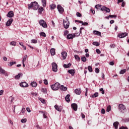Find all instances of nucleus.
Returning a JSON list of instances; mask_svg holds the SVG:
<instances>
[{"mask_svg":"<svg viewBox=\"0 0 129 129\" xmlns=\"http://www.w3.org/2000/svg\"><path fill=\"white\" fill-rule=\"evenodd\" d=\"M88 70L89 71V72H92V67L91 66H88Z\"/></svg>","mask_w":129,"mask_h":129,"instance_id":"41","label":"nucleus"},{"mask_svg":"<svg viewBox=\"0 0 129 129\" xmlns=\"http://www.w3.org/2000/svg\"><path fill=\"white\" fill-rule=\"evenodd\" d=\"M75 23H80V24H81L83 23V21H79V20H75Z\"/></svg>","mask_w":129,"mask_h":129,"instance_id":"53","label":"nucleus"},{"mask_svg":"<svg viewBox=\"0 0 129 129\" xmlns=\"http://www.w3.org/2000/svg\"><path fill=\"white\" fill-rule=\"evenodd\" d=\"M7 17H8V18H13V17L14 16V12L13 11L9 12L7 15Z\"/></svg>","mask_w":129,"mask_h":129,"instance_id":"16","label":"nucleus"},{"mask_svg":"<svg viewBox=\"0 0 129 129\" xmlns=\"http://www.w3.org/2000/svg\"><path fill=\"white\" fill-rule=\"evenodd\" d=\"M39 24L40 26H42L43 28H47L48 26L47 25V23H46V22L43 20H41L39 21Z\"/></svg>","mask_w":129,"mask_h":129,"instance_id":"5","label":"nucleus"},{"mask_svg":"<svg viewBox=\"0 0 129 129\" xmlns=\"http://www.w3.org/2000/svg\"><path fill=\"white\" fill-rule=\"evenodd\" d=\"M118 37L120 38H124L127 36V33L125 32V33H120L118 34Z\"/></svg>","mask_w":129,"mask_h":129,"instance_id":"6","label":"nucleus"},{"mask_svg":"<svg viewBox=\"0 0 129 129\" xmlns=\"http://www.w3.org/2000/svg\"><path fill=\"white\" fill-rule=\"evenodd\" d=\"M76 15H77V16L78 17H79V18H80V17H81L82 16V15H81V14H80V13H79V12H77V13H76Z\"/></svg>","mask_w":129,"mask_h":129,"instance_id":"47","label":"nucleus"},{"mask_svg":"<svg viewBox=\"0 0 129 129\" xmlns=\"http://www.w3.org/2000/svg\"><path fill=\"white\" fill-rule=\"evenodd\" d=\"M51 88L52 90H58L60 88V84L59 83H55L54 85L51 86Z\"/></svg>","mask_w":129,"mask_h":129,"instance_id":"3","label":"nucleus"},{"mask_svg":"<svg viewBox=\"0 0 129 129\" xmlns=\"http://www.w3.org/2000/svg\"><path fill=\"white\" fill-rule=\"evenodd\" d=\"M99 91L101 92L102 94H104V90H103V88L100 89Z\"/></svg>","mask_w":129,"mask_h":129,"instance_id":"45","label":"nucleus"},{"mask_svg":"<svg viewBox=\"0 0 129 129\" xmlns=\"http://www.w3.org/2000/svg\"><path fill=\"white\" fill-rule=\"evenodd\" d=\"M21 76H23V74H19L18 75L15 76V79H19Z\"/></svg>","mask_w":129,"mask_h":129,"instance_id":"27","label":"nucleus"},{"mask_svg":"<svg viewBox=\"0 0 129 129\" xmlns=\"http://www.w3.org/2000/svg\"><path fill=\"white\" fill-rule=\"evenodd\" d=\"M92 98H94L95 97H98V93H95L94 94L90 96Z\"/></svg>","mask_w":129,"mask_h":129,"instance_id":"23","label":"nucleus"},{"mask_svg":"<svg viewBox=\"0 0 129 129\" xmlns=\"http://www.w3.org/2000/svg\"><path fill=\"white\" fill-rule=\"evenodd\" d=\"M31 43H32L33 44H37V43H38V41L36 39H32L31 40Z\"/></svg>","mask_w":129,"mask_h":129,"instance_id":"43","label":"nucleus"},{"mask_svg":"<svg viewBox=\"0 0 129 129\" xmlns=\"http://www.w3.org/2000/svg\"><path fill=\"white\" fill-rule=\"evenodd\" d=\"M93 34L94 35H96L97 36H101V32H100L99 31H97L96 30L93 31Z\"/></svg>","mask_w":129,"mask_h":129,"instance_id":"19","label":"nucleus"},{"mask_svg":"<svg viewBox=\"0 0 129 129\" xmlns=\"http://www.w3.org/2000/svg\"><path fill=\"white\" fill-rule=\"evenodd\" d=\"M74 57H75V59L77 61H78V62H79V61H80V57L78 55L75 54L74 55Z\"/></svg>","mask_w":129,"mask_h":129,"instance_id":"26","label":"nucleus"},{"mask_svg":"<svg viewBox=\"0 0 129 129\" xmlns=\"http://www.w3.org/2000/svg\"><path fill=\"white\" fill-rule=\"evenodd\" d=\"M31 86H32V87H37V83L35 82H32L31 83Z\"/></svg>","mask_w":129,"mask_h":129,"instance_id":"28","label":"nucleus"},{"mask_svg":"<svg viewBox=\"0 0 129 129\" xmlns=\"http://www.w3.org/2000/svg\"><path fill=\"white\" fill-rule=\"evenodd\" d=\"M126 72V70L124 69V70H121L120 72V74H124L125 72Z\"/></svg>","mask_w":129,"mask_h":129,"instance_id":"40","label":"nucleus"},{"mask_svg":"<svg viewBox=\"0 0 129 129\" xmlns=\"http://www.w3.org/2000/svg\"><path fill=\"white\" fill-rule=\"evenodd\" d=\"M110 48H115V45L113 44H112L110 45Z\"/></svg>","mask_w":129,"mask_h":129,"instance_id":"59","label":"nucleus"},{"mask_svg":"<svg viewBox=\"0 0 129 129\" xmlns=\"http://www.w3.org/2000/svg\"><path fill=\"white\" fill-rule=\"evenodd\" d=\"M68 72L70 74H71L72 76H74L75 74V71L74 70H70L68 71Z\"/></svg>","mask_w":129,"mask_h":129,"instance_id":"20","label":"nucleus"},{"mask_svg":"<svg viewBox=\"0 0 129 129\" xmlns=\"http://www.w3.org/2000/svg\"><path fill=\"white\" fill-rule=\"evenodd\" d=\"M20 86L21 87H29V84H28V83H27L25 82L20 83Z\"/></svg>","mask_w":129,"mask_h":129,"instance_id":"10","label":"nucleus"},{"mask_svg":"<svg viewBox=\"0 0 129 129\" xmlns=\"http://www.w3.org/2000/svg\"><path fill=\"white\" fill-rule=\"evenodd\" d=\"M61 56L63 58V59L65 60V59H66V57H67V52L65 51L61 52Z\"/></svg>","mask_w":129,"mask_h":129,"instance_id":"17","label":"nucleus"},{"mask_svg":"<svg viewBox=\"0 0 129 129\" xmlns=\"http://www.w3.org/2000/svg\"><path fill=\"white\" fill-rule=\"evenodd\" d=\"M71 106H72V108H73V109H74V110H75V111H77V104H76V103L72 104Z\"/></svg>","mask_w":129,"mask_h":129,"instance_id":"15","label":"nucleus"},{"mask_svg":"<svg viewBox=\"0 0 129 129\" xmlns=\"http://www.w3.org/2000/svg\"><path fill=\"white\" fill-rule=\"evenodd\" d=\"M57 9L60 14H62L64 12V9L61 5H57Z\"/></svg>","mask_w":129,"mask_h":129,"instance_id":"7","label":"nucleus"},{"mask_svg":"<svg viewBox=\"0 0 129 129\" xmlns=\"http://www.w3.org/2000/svg\"><path fill=\"white\" fill-rule=\"evenodd\" d=\"M83 26H88V23L87 22H83L82 23Z\"/></svg>","mask_w":129,"mask_h":129,"instance_id":"51","label":"nucleus"},{"mask_svg":"<svg viewBox=\"0 0 129 129\" xmlns=\"http://www.w3.org/2000/svg\"><path fill=\"white\" fill-rule=\"evenodd\" d=\"M109 64L112 66H113V65H114V62L111 61V62H110Z\"/></svg>","mask_w":129,"mask_h":129,"instance_id":"62","label":"nucleus"},{"mask_svg":"<svg viewBox=\"0 0 129 129\" xmlns=\"http://www.w3.org/2000/svg\"><path fill=\"white\" fill-rule=\"evenodd\" d=\"M43 11H44V8H43V7H40V8H39L38 12L39 14H42V12H43Z\"/></svg>","mask_w":129,"mask_h":129,"instance_id":"29","label":"nucleus"},{"mask_svg":"<svg viewBox=\"0 0 129 129\" xmlns=\"http://www.w3.org/2000/svg\"><path fill=\"white\" fill-rule=\"evenodd\" d=\"M101 113H102V114H104V113H105V110L104 109H102Z\"/></svg>","mask_w":129,"mask_h":129,"instance_id":"55","label":"nucleus"},{"mask_svg":"<svg viewBox=\"0 0 129 129\" xmlns=\"http://www.w3.org/2000/svg\"><path fill=\"white\" fill-rule=\"evenodd\" d=\"M28 10L33 9L34 11H37L40 7V5L37 3V2H31L30 4H28Z\"/></svg>","mask_w":129,"mask_h":129,"instance_id":"1","label":"nucleus"},{"mask_svg":"<svg viewBox=\"0 0 129 129\" xmlns=\"http://www.w3.org/2000/svg\"><path fill=\"white\" fill-rule=\"evenodd\" d=\"M109 17H110V18H115H115L117 17L116 15H109Z\"/></svg>","mask_w":129,"mask_h":129,"instance_id":"54","label":"nucleus"},{"mask_svg":"<svg viewBox=\"0 0 129 129\" xmlns=\"http://www.w3.org/2000/svg\"><path fill=\"white\" fill-rule=\"evenodd\" d=\"M75 93L78 95L81 94V90L80 89H77L75 90Z\"/></svg>","mask_w":129,"mask_h":129,"instance_id":"18","label":"nucleus"},{"mask_svg":"<svg viewBox=\"0 0 129 129\" xmlns=\"http://www.w3.org/2000/svg\"><path fill=\"white\" fill-rule=\"evenodd\" d=\"M92 44L93 45H94V46H99V45H100L99 42H93Z\"/></svg>","mask_w":129,"mask_h":129,"instance_id":"33","label":"nucleus"},{"mask_svg":"<svg viewBox=\"0 0 129 129\" xmlns=\"http://www.w3.org/2000/svg\"><path fill=\"white\" fill-rule=\"evenodd\" d=\"M59 88H60V89L63 91H66V90H67V87H64L63 85L60 86Z\"/></svg>","mask_w":129,"mask_h":129,"instance_id":"25","label":"nucleus"},{"mask_svg":"<svg viewBox=\"0 0 129 129\" xmlns=\"http://www.w3.org/2000/svg\"><path fill=\"white\" fill-rule=\"evenodd\" d=\"M0 74H4L6 76H8V73L2 68H0Z\"/></svg>","mask_w":129,"mask_h":129,"instance_id":"11","label":"nucleus"},{"mask_svg":"<svg viewBox=\"0 0 129 129\" xmlns=\"http://www.w3.org/2000/svg\"><path fill=\"white\" fill-rule=\"evenodd\" d=\"M118 124H119V123L117 121H116L113 123V125L114 126L115 129H117L118 127Z\"/></svg>","mask_w":129,"mask_h":129,"instance_id":"22","label":"nucleus"},{"mask_svg":"<svg viewBox=\"0 0 129 129\" xmlns=\"http://www.w3.org/2000/svg\"><path fill=\"white\" fill-rule=\"evenodd\" d=\"M69 33V31H68V30H66L64 32V34L63 35L64 36H67V35H68V33Z\"/></svg>","mask_w":129,"mask_h":129,"instance_id":"46","label":"nucleus"},{"mask_svg":"<svg viewBox=\"0 0 129 129\" xmlns=\"http://www.w3.org/2000/svg\"><path fill=\"white\" fill-rule=\"evenodd\" d=\"M70 26V22L69 21H63V26L64 29H68Z\"/></svg>","mask_w":129,"mask_h":129,"instance_id":"8","label":"nucleus"},{"mask_svg":"<svg viewBox=\"0 0 129 129\" xmlns=\"http://www.w3.org/2000/svg\"><path fill=\"white\" fill-rule=\"evenodd\" d=\"M25 111H26V109H25V108H23L21 111V112L22 113H25Z\"/></svg>","mask_w":129,"mask_h":129,"instance_id":"58","label":"nucleus"},{"mask_svg":"<svg viewBox=\"0 0 129 129\" xmlns=\"http://www.w3.org/2000/svg\"><path fill=\"white\" fill-rule=\"evenodd\" d=\"M52 71H53V72H57L58 70V66L57 65V63H56V62H53L52 63Z\"/></svg>","mask_w":129,"mask_h":129,"instance_id":"4","label":"nucleus"},{"mask_svg":"<svg viewBox=\"0 0 129 129\" xmlns=\"http://www.w3.org/2000/svg\"><path fill=\"white\" fill-rule=\"evenodd\" d=\"M44 84H45V85H48V81L47 80H44Z\"/></svg>","mask_w":129,"mask_h":129,"instance_id":"56","label":"nucleus"},{"mask_svg":"<svg viewBox=\"0 0 129 129\" xmlns=\"http://www.w3.org/2000/svg\"><path fill=\"white\" fill-rule=\"evenodd\" d=\"M82 118H85V115L83 113H81Z\"/></svg>","mask_w":129,"mask_h":129,"instance_id":"64","label":"nucleus"},{"mask_svg":"<svg viewBox=\"0 0 129 129\" xmlns=\"http://www.w3.org/2000/svg\"><path fill=\"white\" fill-rule=\"evenodd\" d=\"M125 6V3H124V2H122V4H121V7H123Z\"/></svg>","mask_w":129,"mask_h":129,"instance_id":"61","label":"nucleus"},{"mask_svg":"<svg viewBox=\"0 0 129 129\" xmlns=\"http://www.w3.org/2000/svg\"><path fill=\"white\" fill-rule=\"evenodd\" d=\"M15 64H17V62L12 61V62H10L8 65H9V66H10L11 67H12V65H14Z\"/></svg>","mask_w":129,"mask_h":129,"instance_id":"37","label":"nucleus"},{"mask_svg":"<svg viewBox=\"0 0 129 129\" xmlns=\"http://www.w3.org/2000/svg\"><path fill=\"white\" fill-rule=\"evenodd\" d=\"M102 11H105L106 13H109L110 12V9L108 8L103 6L102 8H101Z\"/></svg>","mask_w":129,"mask_h":129,"instance_id":"14","label":"nucleus"},{"mask_svg":"<svg viewBox=\"0 0 129 129\" xmlns=\"http://www.w3.org/2000/svg\"><path fill=\"white\" fill-rule=\"evenodd\" d=\"M95 8L97 9V10H101V6L100 5H97L95 6Z\"/></svg>","mask_w":129,"mask_h":129,"instance_id":"39","label":"nucleus"},{"mask_svg":"<svg viewBox=\"0 0 129 129\" xmlns=\"http://www.w3.org/2000/svg\"><path fill=\"white\" fill-rule=\"evenodd\" d=\"M41 2H42V6L44 7H46V0H41Z\"/></svg>","mask_w":129,"mask_h":129,"instance_id":"32","label":"nucleus"},{"mask_svg":"<svg viewBox=\"0 0 129 129\" xmlns=\"http://www.w3.org/2000/svg\"><path fill=\"white\" fill-rule=\"evenodd\" d=\"M21 121L23 123H24L25 122H26L27 121V119H21Z\"/></svg>","mask_w":129,"mask_h":129,"instance_id":"48","label":"nucleus"},{"mask_svg":"<svg viewBox=\"0 0 129 129\" xmlns=\"http://www.w3.org/2000/svg\"><path fill=\"white\" fill-rule=\"evenodd\" d=\"M110 110H111V107L110 106V105L108 106L107 107L106 111L107 112H109V111H110Z\"/></svg>","mask_w":129,"mask_h":129,"instance_id":"34","label":"nucleus"},{"mask_svg":"<svg viewBox=\"0 0 129 129\" xmlns=\"http://www.w3.org/2000/svg\"><path fill=\"white\" fill-rule=\"evenodd\" d=\"M50 53H51V55L52 56H54V55H55V48H51L50 49Z\"/></svg>","mask_w":129,"mask_h":129,"instance_id":"24","label":"nucleus"},{"mask_svg":"<svg viewBox=\"0 0 129 129\" xmlns=\"http://www.w3.org/2000/svg\"><path fill=\"white\" fill-rule=\"evenodd\" d=\"M119 129H128V128H127V127H124V126H121L119 128Z\"/></svg>","mask_w":129,"mask_h":129,"instance_id":"57","label":"nucleus"},{"mask_svg":"<svg viewBox=\"0 0 129 129\" xmlns=\"http://www.w3.org/2000/svg\"><path fill=\"white\" fill-rule=\"evenodd\" d=\"M56 9V5L55 4H51L50 5V10H54Z\"/></svg>","mask_w":129,"mask_h":129,"instance_id":"31","label":"nucleus"},{"mask_svg":"<svg viewBox=\"0 0 129 129\" xmlns=\"http://www.w3.org/2000/svg\"><path fill=\"white\" fill-rule=\"evenodd\" d=\"M75 38V34H69L67 36V38L68 40L72 39L73 40V38Z\"/></svg>","mask_w":129,"mask_h":129,"instance_id":"9","label":"nucleus"},{"mask_svg":"<svg viewBox=\"0 0 129 129\" xmlns=\"http://www.w3.org/2000/svg\"><path fill=\"white\" fill-rule=\"evenodd\" d=\"M96 51L97 54H100V53H101V51H100V50H99V49H97L96 50Z\"/></svg>","mask_w":129,"mask_h":129,"instance_id":"50","label":"nucleus"},{"mask_svg":"<svg viewBox=\"0 0 129 129\" xmlns=\"http://www.w3.org/2000/svg\"><path fill=\"white\" fill-rule=\"evenodd\" d=\"M74 35H75V37H79L80 36V33H74Z\"/></svg>","mask_w":129,"mask_h":129,"instance_id":"49","label":"nucleus"},{"mask_svg":"<svg viewBox=\"0 0 129 129\" xmlns=\"http://www.w3.org/2000/svg\"><path fill=\"white\" fill-rule=\"evenodd\" d=\"M10 45H12V46H16L17 45V42L12 41L11 42H10Z\"/></svg>","mask_w":129,"mask_h":129,"instance_id":"38","label":"nucleus"},{"mask_svg":"<svg viewBox=\"0 0 129 129\" xmlns=\"http://www.w3.org/2000/svg\"><path fill=\"white\" fill-rule=\"evenodd\" d=\"M81 59H82V61H83V62H86V61H87V59L86 58L85 56L82 57Z\"/></svg>","mask_w":129,"mask_h":129,"instance_id":"35","label":"nucleus"},{"mask_svg":"<svg viewBox=\"0 0 129 129\" xmlns=\"http://www.w3.org/2000/svg\"><path fill=\"white\" fill-rule=\"evenodd\" d=\"M123 0H117V4H119V3H122Z\"/></svg>","mask_w":129,"mask_h":129,"instance_id":"63","label":"nucleus"},{"mask_svg":"<svg viewBox=\"0 0 129 129\" xmlns=\"http://www.w3.org/2000/svg\"><path fill=\"white\" fill-rule=\"evenodd\" d=\"M39 100H40V101H41V102L42 103H46V100H45V99H43V98H39Z\"/></svg>","mask_w":129,"mask_h":129,"instance_id":"36","label":"nucleus"},{"mask_svg":"<svg viewBox=\"0 0 129 129\" xmlns=\"http://www.w3.org/2000/svg\"><path fill=\"white\" fill-rule=\"evenodd\" d=\"M40 35L42 37H46V33H45V32H41Z\"/></svg>","mask_w":129,"mask_h":129,"instance_id":"44","label":"nucleus"},{"mask_svg":"<svg viewBox=\"0 0 129 129\" xmlns=\"http://www.w3.org/2000/svg\"><path fill=\"white\" fill-rule=\"evenodd\" d=\"M118 109L122 113H124V112H125V111H126V108H125V106H124L122 104H119Z\"/></svg>","mask_w":129,"mask_h":129,"instance_id":"2","label":"nucleus"},{"mask_svg":"<svg viewBox=\"0 0 129 129\" xmlns=\"http://www.w3.org/2000/svg\"><path fill=\"white\" fill-rule=\"evenodd\" d=\"M70 66H71V63H69L68 64H64L63 65V67L64 68H69L70 67Z\"/></svg>","mask_w":129,"mask_h":129,"instance_id":"30","label":"nucleus"},{"mask_svg":"<svg viewBox=\"0 0 129 129\" xmlns=\"http://www.w3.org/2000/svg\"><path fill=\"white\" fill-rule=\"evenodd\" d=\"M13 21L14 19H13L12 18L10 19L6 23V26H7V27H9L10 25H12V23H13Z\"/></svg>","mask_w":129,"mask_h":129,"instance_id":"12","label":"nucleus"},{"mask_svg":"<svg viewBox=\"0 0 129 129\" xmlns=\"http://www.w3.org/2000/svg\"><path fill=\"white\" fill-rule=\"evenodd\" d=\"M95 71L96 72V73H99V69L98 68H96L95 70Z\"/></svg>","mask_w":129,"mask_h":129,"instance_id":"52","label":"nucleus"},{"mask_svg":"<svg viewBox=\"0 0 129 129\" xmlns=\"http://www.w3.org/2000/svg\"><path fill=\"white\" fill-rule=\"evenodd\" d=\"M65 100L67 102H70V95H67L65 97Z\"/></svg>","mask_w":129,"mask_h":129,"instance_id":"21","label":"nucleus"},{"mask_svg":"<svg viewBox=\"0 0 129 129\" xmlns=\"http://www.w3.org/2000/svg\"><path fill=\"white\" fill-rule=\"evenodd\" d=\"M54 108H55V109L56 110H57V111H59V112L62 111V107L61 106H59L57 105H55L54 106Z\"/></svg>","mask_w":129,"mask_h":129,"instance_id":"13","label":"nucleus"},{"mask_svg":"<svg viewBox=\"0 0 129 129\" xmlns=\"http://www.w3.org/2000/svg\"><path fill=\"white\" fill-rule=\"evenodd\" d=\"M26 110L28 111V112H31V109H30L29 107L26 108Z\"/></svg>","mask_w":129,"mask_h":129,"instance_id":"60","label":"nucleus"},{"mask_svg":"<svg viewBox=\"0 0 129 129\" xmlns=\"http://www.w3.org/2000/svg\"><path fill=\"white\" fill-rule=\"evenodd\" d=\"M27 58H28V55H25L23 58L22 62H24L27 60Z\"/></svg>","mask_w":129,"mask_h":129,"instance_id":"42","label":"nucleus"}]
</instances>
